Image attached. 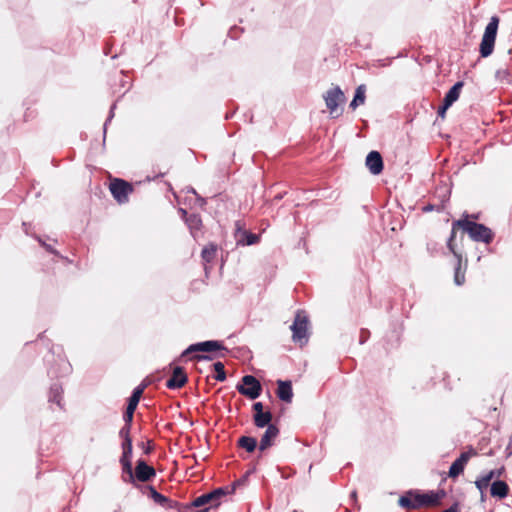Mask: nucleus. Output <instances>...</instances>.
<instances>
[{"label":"nucleus","mask_w":512,"mask_h":512,"mask_svg":"<svg viewBox=\"0 0 512 512\" xmlns=\"http://www.w3.org/2000/svg\"><path fill=\"white\" fill-rule=\"evenodd\" d=\"M446 496L444 490L430 491L427 493L409 492L400 497L399 505L408 509H417L420 507L438 506L441 500Z\"/></svg>","instance_id":"1"},{"label":"nucleus","mask_w":512,"mask_h":512,"mask_svg":"<svg viewBox=\"0 0 512 512\" xmlns=\"http://www.w3.org/2000/svg\"><path fill=\"white\" fill-rule=\"evenodd\" d=\"M456 227H461L475 241L488 243L492 240L491 230L482 224H477L468 220H459L453 224L452 237L455 236Z\"/></svg>","instance_id":"2"},{"label":"nucleus","mask_w":512,"mask_h":512,"mask_svg":"<svg viewBox=\"0 0 512 512\" xmlns=\"http://www.w3.org/2000/svg\"><path fill=\"white\" fill-rule=\"evenodd\" d=\"M499 25V18L493 16L485 28L482 41L480 44V54L482 57H488L492 54L494 43L496 40L497 30Z\"/></svg>","instance_id":"3"},{"label":"nucleus","mask_w":512,"mask_h":512,"mask_svg":"<svg viewBox=\"0 0 512 512\" xmlns=\"http://www.w3.org/2000/svg\"><path fill=\"white\" fill-rule=\"evenodd\" d=\"M293 332V341L300 346H303L308 341V319L302 312L296 314L293 325L291 326Z\"/></svg>","instance_id":"4"},{"label":"nucleus","mask_w":512,"mask_h":512,"mask_svg":"<svg viewBox=\"0 0 512 512\" xmlns=\"http://www.w3.org/2000/svg\"><path fill=\"white\" fill-rule=\"evenodd\" d=\"M324 100L327 108L330 111V114L333 117L339 116L340 111L338 110V106L345 101V95L343 91L339 87H334L326 92L324 95Z\"/></svg>","instance_id":"5"},{"label":"nucleus","mask_w":512,"mask_h":512,"mask_svg":"<svg viewBox=\"0 0 512 512\" xmlns=\"http://www.w3.org/2000/svg\"><path fill=\"white\" fill-rule=\"evenodd\" d=\"M238 390L241 394L255 399L260 395L261 385L255 377L247 375L243 377L242 385L238 387Z\"/></svg>","instance_id":"6"},{"label":"nucleus","mask_w":512,"mask_h":512,"mask_svg":"<svg viewBox=\"0 0 512 512\" xmlns=\"http://www.w3.org/2000/svg\"><path fill=\"white\" fill-rule=\"evenodd\" d=\"M110 191L119 203H124L132 192V187L123 180L115 179L110 184Z\"/></svg>","instance_id":"7"},{"label":"nucleus","mask_w":512,"mask_h":512,"mask_svg":"<svg viewBox=\"0 0 512 512\" xmlns=\"http://www.w3.org/2000/svg\"><path fill=\"white\" fill-rule=\"evenodd\" d=\"M463 87L462 82H457L446 94L443 105L438 109V115L444 119L448 108L458 100L461 89Z\"/></svg>","instance_id":"8"},{"label":"nucleus","mask_w":512,"mask_h":512,"mask_svg":"<svg viewBox=\"0 0 512 512\" xmlns=\"http://www.w3.org/2000/svg\"><path fill=\"white\" fill-rule=\"evenodd\" d=\"M225 495V492L223 489H217L211 493L202 495L197 497L193 501L194 507H201L206 504H210L211 506H217L219 504L218 500L221 496Z\"/></svg>","instance_id":"9"},{"label":"nucleus","mask_w":512,"mask_h":512,"mask_svg":"<svg viewBox=\"0 0 512 512\" xmlns=\"http://www.w3.org/2000/svg\"><path fill=\"white\" fill-rule=\"evenodd\" d=\"M366 166L372 174H380L383 170L381 155L377 151H371L366 157Z\"/></svg>","instance_id":"10"},{"label":"nucleus","mask_w":512,"mask_h":512,"mask_svg":"<svg viewBox=\"0 0 512 512\" xmlns=\"http://www.w3.org/2000/svg\"><path fill=\"white\" fill-rule=\"evenodd\" d=\"M133 475L134 479L145 482L155 476V470L153 467L148 466L144 461H138L135 474Z\"/></svg>","instance_id":"11"},{"label":"nucleus","mask_w":512,"mask_h":512,"mask_svg":"<svg viewBox=\"0 0 512 512\" xmlns=\"http://www.w3.org/2000/svg\"><path fill=\"white\" fill-rule=\"evenodd\" d=\"M471 454L470 453H462L461 456L452 463L450 470H449V476L452 478L457 477L459 474H461L464 470L465 465L467 464Z\"/></svg>","instance_id":"12"},{"label":"nucleus","mask_w":512,"mask_h":512,"mask_svg":"<svg viewBox=\"0 0 512 512\" xmlns=\"http://www.w3.org/2000/svg\"><path fill=\"white\" fill-rule=\"evenodd\" d=\"M278 429L277 427H275L274 425H269L264 433V435L262 436L261 438V441H260V445H259V448L261 451H264L266 450L267 448H269L272 443H273V440L277 437L278 435Z\"/></svg>","instance_id":"13"},{"label":"nucleus","mask_w":512,"mask_h":512,"mask_svg":"<svg viewBox=\"0 0 512 512\" xmlns=\"http://www.w3.org/2000/svg\"><path fill=\"white\" fill-rule=\"evenodd\" d=\"M187 381L186 374L183 369L180 367H176L173 371L172 377L167 381V386L169 388H180Z\"/></svg>","instance_id":"14"},{"label":"nucleus","mask_w":512,"mask_h":512,"mask_svg":"<svg viewBox=\"0 0 512 512\" xmlns=\"http://www.w3.org/2000/svg\"><path fill=\"white\" fill-rule=\"evenodd\" d=\"M221 348V345L217 341H206L198 344L191 345L185 354L191 351H216Z\"/></svg>","instance_id":"15"},{"label":"nucleus","mask_w":512,"mask_h":512,"mask_svg":"<svg viewBox=\"0 0 512 512\" xmlns=\"http://www.w3.org/2000/svg\"><path fill=\"white\" fill-rule=\"evenodd\" d=\"M277 395L282 401L291 402L293 397L291 383L278 381Z\"/></svg>","instance_id":"16"},{"label":"nucleus","mask_w":512,"mask_h":512,"mask_svg":"<svg viewBox=\"0 0 512 512\" xmlns=\"http://www.w3.org/2000/svg\"><path fill=\"white\" fill-rule=\"evenodd\" d=\"M366 99V86L364 84L359 85L356 88L355 96L350 103L352 109H356L358 106L363 105Z\"/></svg>","instance_id":"17"},{"label":"nucleus","mask_w":512,"mask_h":512,"mask_svg":"<svg viewBox=\"0 0 512 512\" xmlns=\"http://www.w3.org/2000/svg\"><path fill=\"white\" fill-rule=\"evenodd\" d=\"M508 494V485L503 481H495L491 485V495L498 498H504Z\"/></svg>","instance_id":"18"},{"label":"nucleus","mask_w":512,"mask_h":512,"mask_svg":"<svg viewBox=\"0 0 512 512\" xmlns=\"http://www.w3.org/2000/svg\"><path fill=\"white\" fill-rule=\"evenodd\" d=\"M271 419H272V415L268 411L254 415V421H255L256 426H258V427L269 426Z\"/></svg>","instance_id":"19"},{"label":"nucleus","mask_w":512,"mask_h":512,"mask_svg":"<svg viewBox=\"0 0 512 512\" xmlns=\"http://www.w3.org/2000/svg\"><path fill=\"white\" fill-rule=\"evenodd\" d=\"M139 403V399H137L136 397H132L130 398L129 400V403H128V406H127V410H126V413H125V421L126 422H131L132 419H133V414H134V411L137 407Z\"/></svg>","instance_id":"20"},{"label":"nucleus","mask_w":512,"mask_h":512,"mask_svg":"<svg viewBox=\"0 0 512 512\" xmlns=\"http://www.w3.org/2000/svg\"><path fill=\"white\" fill-rule=\"evenodd\" d=\"M239 445L242 448L246 449L248 452H252L255 450L257 442L256 439L253 437L244 436L240 438Z\"/></svg>","instance_id":"21"},{"label":"nucleus","mask_w":512,"mask_h":512,"mask_svg":"<svg viewBox=\"0 0 512 512\" xmlns=\"http://www.w3.org/2000/svg\"><path fill=\"white\" fill-rule=\"evenodd\" d=\"M457 257H458V265L455 270L454 281L457 285H462L465 281V275H464V272L461 271L462 259L460 256H457Z\"/></svg>","instance_id":"22"},{"label":"nucleus","mask_w":512,"mask_h":512,"mask_svg":"<svg viewBox=\"0 0 512 512\" xmlns=\"http://www.w3.org/2000/svg\"><path fill=\"white\" fill-rule=\"evenodd\" d=\"M215 253H216V247L213 245H209V246H206L202 250V257H203L204 261L210 262L214 258Z\"/></svg>","instance_id":"23"},{"label":"nucleus","mask_w":512,"mask_h":512,"mask_svg":"<svg viewBox=\"0 0 512 512\" xmlns=\"http://www.w3.org/2000/svg\"><path fill=\"white\" fill-rule=\"evenodd\" d=\"M131 457L122 456L121 462L123 464L124 470L129 474L130 481H134V475L132 473V463Z\"/></svg>","instance_id":"24"},{"label":"nucleus","mask_w":512,"mask_h":512,"mask_svg":"<svg viewBox=\"0 0 512 512\" xmlns=\"http://www.w3.org/2000/svg\"><path fill=\"white\" fill-rule=\"evenodd\" d=\"M214 369L216 372L215 379L218 381H224L226 378L224 365L221 362H217L214 364Z\"/></svg>","instance_id":"25"},{"label":"nucleus","mask_w":512,"mask_h":512,"mask_svg":"<svg viewBox=\"0 0 512 512\" xmlns=\"http://www.w3.org/2000/svg\"><path fill=\"white\" fill-rule=\"evenodd\" d=\"M188 225L190 229H198L201 226V220L198 216H191L189 219H187Z\"/></svg>","instance_id":"26"},{"label":"nucleus","mask_w":512,"mask_h":512,"mask_svg":"<svg viewBox=\"0 0 512 512\" xmlns=\"http://www.w3.org/2000/svg\"><path fill=\"white\" fill-rule=\"evenodd\" d=\"M132 454V440L127 438V441L123 443V456L131 457Z\"/></svg>","instance_id":"27"},{"label":"nucleus","mask_w":512,"mask_h":512,"mask_svg":"<svg viewBox=\"0 0 512 512\" xmlns=\"http://www.w3.org/2000/svg\"><path fill=\"white\" fill-rule=\"evenodd\" d=\"M475 485L476 487L479 489L481 495L484 494V491L486 490V488L488 487L489 483H487V480L486 479H482V478H478L476 481H475Z\"/></svg>","instance_id":"28"},{"label":"nucleus","mask_w":512,"mask_h":512,"mask_svg":"<svg viewBox=\"0 0 512 512\" xmlns=\"http://www.w3.org/2000/svg\"><path fill=\"white\" fill-rule=\"evenodd\" d=\"M502 470L503 469H499V470H492L490 472H488L486 475L482 476L481 478L482 479H486L487 480V483H490V481L494 478V477H499L501 474H502Z\"/></svg>","instance_id":"29"},{"label":"nucleus","mask_w":512,"mask_h":512,"mask_svg":"<svg viewBox=\"0 0 512 512\" xmlns=\"http://www.w3.org/2000/svg\"><path fill=\"white\" fill-rule=\"evenodd\" d=\"M130 423L126 422L125 427H123L120 431V436L124 439V441H127V438H130L129 432H130Z\"/></svg>","instance_id":"30"},{"label":"nucleus","mask_w":512,"mask_h":512,"mask_svg":"<svg viewBox=\"0 0 512 512\" xmlns=\"http://www.w3.org/2000/svg\"><path fill=\"white\" fill-rule=\"evenodd\" d=\"M143 391H144V386H138V387L134 390V392H133V394H132V397H136L137 399H139V400H140V398H141V396H142V394H143Z\"/></svg>","instance_id":"31"},{"label":"nucleus","mask_w":512,"mask_h":512,"mask_svg":"<svg viewBox=\"0 0 512 512\" xmlns=\"http://www.w3.org/2000/svg\"><path fill=\"white\" fill-rule=\"evenodd\" d=\"M258 241V236L256 235H253V234H249L247 236V241H246V244L247 245H251V244H254Z\"/></svg>","instance_id":"32"},{"label":"nucleus","mask_w":512,"mask_h":512,"mask_svg":"<svg viewBox=\"0 0 512 512\" xmlns=\"http://www.w3.org/2000/svg\"><path fill=\"white\" fill-rule=\"evenodd\" d=\"M253 408L255 410V414L264 413L263 411V405L261 402H257L253 405Z\"/></svg>","instance_id":"33"},{"label":"nucleus","mask_w":512,"mask_h":512,"mask_svg":"<svg viewBox=\"0 0 512 512\" xmlns=\"http://www.w3.org/2000/svg\"><path fill=\"white\" fill-rule=\"evenodd\" d=\"M459 510V506L457 503H455L454 505H452L450 508L442 511V512H458Z\"/></svg>","instance_id":"34"},{"label":"nucleus","mask_w":512,"mask_h":512,"mask_svg":"<svg viewBox=\"0 0 512 512\" xmlns=\"http://www.w3.org/2000/svg\"><path fill=\"white\" fill-rule=\"evenodd\" d=\"M453 238H454V237H452V236H451L450 241H452V239H453ZM449 247H450V249L452 250V253H455V250H453V248H452L451 242H449Z\"/></svg>","instance_id":"35"}]
</instances>
